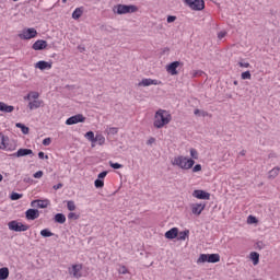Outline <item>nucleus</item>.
Here are the masks:
<instances>
[{"label": "nucleus", "mask_w": 280, "mask_h": 280, "mask_svg": "<svg viewBox=\"0 0 280 280\" xmlns=\"http://www.w3.org/2000/svg\"><path fill=\"white\" fill-rule=\"evenodd\" d=\"M172 165H176L180 170H191V167L196 165V161H194V159L178 155L174 158V160L172 161Z\"/></svg>", "instance_id": "nucleus-2"}, {"label": "nucleus", "mask_w": 280, "mask_h": 280, "mask_svg": "<svg viewBox=\"0 0 280 280\" xmlns=\"http://www.w3.org/2000/svg\"><path fill=\"white\" fill-rule=\"evenodd\" d=\"M106 176H108V171H103L98 174L97 179L102 180V179L106 178Z\"/></svg>", "instance_id": "nucleus-41"}, {"label": "nucleus", "mask_w": 280, "mask_h": 280, "mask_svg": "<svg viewBox=\"0 0 280 280\" xmlns=\"http://www.w3.org/2000/svg\"><path fill=\"white\" fill-rule=\"evenodd\" d=\"M43 171H38L36 173L33 174V178H43Z\"/></svg>", "instance_id": "nucleus-46"}, {"label": "nucleus", "mask_w": 280, "mask_h": 280, "mask_svg": "<svg viewBox=\"0 0 280 280\" xmlns=\"http://www.w3.org/2000/svg\"><path fill=\"white\" fill-rule=\"evenodd\" d=\"M139 8H137V5L133 4H117L114 8V12L116 14H133V12H138Z\"/></svg>", "instance_id": "nucleus-3"}, {"label": "nucleus", "mask_w": 280, "mask_h": 280, "mask_svg": "<svg viewBox=\"0 0 280 280\" xmlns=\"http://www.w3.org/2000/svg\"><path fill=\"white\" fill-rule=\"evenodd\" d=\"M195 115H201L202 114V112H200V109H195Z\"/></svg>", "instance_id": "nucleus-54"}, {"label": "nucleus", "mask_w": 280, "mask_h": 280, "mask_svg": "<svg viewBox=\"0 0 280 280\" xmlns=\"http://www.w3.org/2000/svg\"><path fill=\"white\" fill-rule=\"evenodd\" d=\"M61 187H62V183H59V184L52 186V189L58 190V189H61Z\"/></svg>", "instance_id": "nucleus-52"}, {"label": "nucleus", "mask_w": 280, "mask_h": 280, "mask_svg": "<svg viewBox=\"0 0 280 280\" xmlns=\"http://www.w3.org/2000/svg\"><path fill=\"white\" fill-rule=\"evenodd\" d=\"M94 186L96 187V189H102V187H104V180L95 179Z\"/></svg>", "instance_id": "nucleus-36"}, {"label": "nucleus", "mask_w": 280, "mask_h": 280, "mask_svg": "<svg viewBox=\"0 0 280 280\" xmlns=\"http://www.w3.org/2000/svg\"><path fill=\"white\" fill-rule=\"evenodd\" d=\"M246 154V151H242L241 155L244 156Z\"/></svg>", "instance_id": "nucleus-59"}, {"label": "nucleus", "mask_w": 280, "mask_h": 280, "mask_svg": "<svg viewBox=\"0 0 280 280\" xmlns=\"http://www.w3.org/2000/svg\"><path fill=\"white\" fill-rule=\"evenodd\" d=\"M247 222H248V224H257V222H258L257 217L249 215L247 218Z\"/></svg>", "instance_id": "nucleus-40"}, {"label": "nucleus", "mask_w": 280, "mask_h": 280, "mask_svg": "<svg viewBox=\"0 0 280 280\" xmlns=\"http://www.w3.org/2000/svg\"><path fill=\"white\" fill-rule=\"evenodd\" d=\"M190 156L192 161H198V151L196 149H190Z\"/></svg>", "instance_id": "nucleus-34"}, {"label": "nucleus", "mask_w": 280, "mask_h": 280, "mask_svg": "<svg viewBox=\"0 0 280 280\" xmlns=\"http://www.w3.org/2000/svg\"><path fill=\"white\" fill-rule=\"evenodd\" d=\"M206 207H207V203H191L190 205L191 213L194 215H200V213L205 211Z\"/></svg>", "instance_id": "nucleus-10"}, {"label": "nucleus", "mask_w": 280, "mask_h": 280, "mask_svg": "<svg viewBox=\"0 0 280 280\" xmlns=\"http://www.w3.org/2000/svg\"><path fill=\"white\" fill-rule=\"evenodd\" d=\"M84 121H86V117H84V115H82V114H77V115L71 116L70 118H68L66 120V125L67 126H73L75 124H84Z\"/></svg>", "instance_id": "nucleus-8"}, {"label": "nucleus", "mask_w": 280, "mask_h": 280, "mask_svg": "<svg viewBox=\"0 0 280 280\" xmlns=\"http://www.w3.org/2000/svg\"><path fill=\"white\" fill-rule=\"evenodd\" d=\"M5 141H8V138H5L3 133H0V150H8V145L5 144Z\"/></svg>", "instance_id": "nucleus-27"}, {"label": "nucleus", "mask_w": 280, "mask_h": 280, "mask_svg": "<svg viewBox=\"0 0 280 280\" xmlns=\"http://www.w3.org/2000/svg\"><path fill=\"white\" fill-rule=\"evenodd\" d=\"M166 240H176V237H178V228H173L171 230H168L167 232H165Z\"/></svg>", "instance_id": "nucleus-19"}, {"label": "nucleus", "mask_w": 280, "mask_h": 280, "mask_svg": "<svg viewBox=\"0 0 280 280\" xmlns=\"http://www.w3.org/2000/svg\"><path fill=\"white\" fill-rule=\"evenodd\" d=\"M94 143H98V145H104V143H106V138H104L102 135H96L94 138Z\"/></svg>", "instance_id": "nucleus-28"}, {"label": "nucleus", "mask_w": 280, "mask_h": 280, "mask_svg": "<svg viewBox=\"0 0 280 280\" xmlns=\"http://www.w3.org/2000/svg\"><path fill=\"white\" fill-rule=\"evenodd\" d=\"M14 159H21L22 156H34L32 149H19L18 152L11 154Z\"/></svg>", "instance_id": "nucleus-9"}, {"label": "nucleus", "mask_w": 280, "mask_h": 280, "mask_svg": "<svg viewBox=\"0 0 280 280\" xmlns=\"http://www.w3.org/2000/svg\"><path fill=\"white\" fill-rule=\"evenodd\" d=\"M30 95H31V98L34 101L38 100V96H39L38 92H31Z\"/></svg>", "instance_id": "nucleus-47"}, {"label": "nucleus", "mask_w": 280, "mask_h": 280, "mask_svg": "<svg viewBox=\"0 0 280 280\" xmlns=\"http://www.w3.org/2000/svg\"><path fill=\"white\" fill-rule=\"evenodd\" d=\"M119 275H128V269L126 266H122L118 269Z\"/></svg>", "instance_id": "nucleus-43"}, {"label": "nucleus", "mask_w": 280, "mask_h": 280, "mask_svg": "<svg viewBox=\"0 0 280 280\" xmlns=\"http://www.w3.org/2000/svg\"><path fill=\"white\" fill-rule=\"evenodd\" d=\"M3 180V175L0 174V183Z\"/></svg>", "instance_id": "nucleus-61"}, {"label": "nucleus", "mask_w": 280, "mask_h": 280, "mask_svg": "<svg viewBox=\"0 0 280 280\" xmlns=\"http://www.w3.org/2000/svg\"><path fill=\"white\" fill-rule=\"evenodd\" d=\"M279 172H280V167L279 166L273 167L271 171H269L268 178L269 179L277 178L279 176Z\"/></svg>", "instance_id": "nucleus-23"}, {"label": "nucleus", "mask_w": 280, "mask_h": 280, "mask_svg": "<svg viewBox=\"0 0 280 280\" xmlns=\"http://www.w3.org/2000/svg\"><path fill=\"white\" fill-rule=\"evenodd\" d=\"M42 237H54V233L49 229H44L40 231Z\"/></svg>", "instance_id": "nucleus-31"}, {"label": "nucleus", "mask_w": 280, "mask_h": 280, "mask_svg": "<svg viewBox=\"0 0 280 280\" xmlns=\"http://www.w3.org/2000/svg\"><path fill=\"white\" fill-rule=\"evenodd\" d=\"M31 207L37 208V209H47L48 203L45 200L37 199L31 202Z\"/></svg>", "instance_id": "nucleus-17"}, {"label": "nucleus", "mask_w": 280, "mask_h": 280, "mask_svg": "<svg viewBox=\"0 0 280 280\" xmlns=\"http://www.w3.org/2000/svg\"><path fill=\"white\" fill-rule=\"evenodd\" d=\"M35 69H39L40 71H45V69H51V62L45 60L38 61L35 63Z\"/></svg>", "instance_id": "nucleus-18"}, {"label": "nucleus", "mask_w": 280, "mask_h": 280, "mask_svg": "<svg viewBox=\"0 0 280 280\" xmlns=\"http://www.w3.org/2000/svg\"><path fill=\"white\" fill-rule=\"evenodd\" d=\"M14 106L0 102V113H13Z\"/></svg>", "instance_id": "nucleus-20"}, {"label": "nucleus", "mask_w": 280, "mask_h": 280, "mask_svg": "<svg viewBox=\"0 0 280 280\" xmlns=\"http://www.w3.org/2000/svg\"><path fill=\"white\" fill-rule=\"evenodd\" d=\"M166 21L167 23H174V21H176V15H168Z\"/></svg>", "instance_id": "nucleus-48"}, {"label": "nucleus", "mask_w": 280, "mask_h": 280, "mask_svg": "<svg viewBox=\"0 0 280 280\" xmlns=\"http://www.w3.org/2000/svg\"><path fill=\"white\" fill-rule=\"evenodd\" d=\"M54 220L57 224H65L67 222V217L63 213H57L55 214Z\"/></svg>", "instance_id": "nucleus-22"}, {"label": "nucleus", "mask_w": 280, "mask_h": 280, "mask_svg": "<svg viewBox=\"0 0 280 280\" xmlns=\"http://www.w3.org/2000/svg\"><path fill=\"white\" fill-rule=\"evenodd\" d=\"M11 200H21V198H23V194H19V192H12L10 195Z\"/></svg>", "instance_id": "nucleus-33"}, {"label": "nucleus", "mask_w": 280, "mask_h": 280, "mask_svg": "<svg viewBox=\"0 0 280 280\" xmlns=\"http://www.w3.org/2000/svg\"><path fill=\"white\" fill-rule=\"evenodd\" d=\"M24 100H32V94H27Z\"/></svg>", "instance_id": "nucleus-55"}, {"label": "nucleus", "mask_w": 280, "mask_h": 280, "mask_svg": "<svg viewBox=\"0 0 280 280\" xmlns=\"http://www.w3.org/2000/svg\"><path fill=\"white\" fill-rule=\"evenodd\" d=\"M42 104H43V101L35 100V101L28 103V108H30V110H34L36 108H40Z\"/></svg>", "instance_id": "nucleus-24"}, {"label": "nucleus", "mask_w": 280, "mask_h": 280, "mask_svg": "<svg viewBox=\"0 0 280 280\" xmlns=\"http://www.w3.org/2000/svg\"><path fill=\"white\" fill-rule=\"evenodd\" d=\"M38 158L39 159H49V155H45V152H43V151H40L39 153H38Z\"/></svg>", "instance_id": "nucleus-51"}, {"label": "nucleus", "mask_w": 280, "mask_h": 280, "mask_svg": "<svg viewBox=\"0 0 280 280\" xmlns=\"http://www.w3.org/2000/svg\"><path fill=\"white\" fill-rule=\"evenodd\" d=\"M50 143H51V138H45L43 140V145H50Z\"/></svg>", "instance_id": "nucleus-50"}, {"label": "nucleus", "mask_w": 280, "mask_h": 280, "mask_svg": "<svg viewBox=\"0 0 280 280\" xmlns=\"http://www.w3.org/2000/svg\"><path fill=\"white\" fill-rule=\"evenodd\" d=\"M79 218H80V215L75 214L74 212H70L68 214L69 220H78Z\"/></svg>", "instance_id": "nucleus-42"}, {"label": "nucleus", "mask_w": 280, "mask_h": 280, "mask_svg": "<svg viewBox=\"0 0 280 280\" xmlns=\"http://www.w3.org/2000/svg\"><path fill=\"white\" fill-rule=\"evenodd\" d=\"M189 235V230H185L179 233L178 240H187V236Z\"/></svg>", "instance_id": "nucleus-38"}, {"label": "nucleus", "mask_w": 280, "mask_h": 280, "mask_svg": "<svg viewBox=\"0 0 280 280\" xmlns=\"http://www.w3.org/2000/svg\"><path fill=\"white\" fill-rule=\"evenodd\" d=\"M119 132V129L117 127H110L107 130V135H117Z\"/></svg>", "instance_id": "nucleus-39"}, {"label": "nucleus", "mask_w": 280, "mask_h": 280, "mask_svg": "<svg viewBox=\"0 0 280 280\" xmlns=\"http://www.w3.org/2000/svg\"><path fill=\"white\" fill-rule=\"evenodd\" d=\"M82 8H77L73 13H72V19H74V21H78V19H80V16H82Z\"/></svg>", "instance_id": "nucleus-29"}, {"label": "nucleus", "mask_w": 280, "mask_h": 280, "mask_svg": "<svg viewBox=\"0 0 280 280\" xmlns=\"http://www.w3.org/2000/svg\"><path fill=\"white\" fill-rule=\"evenodd\" d=\"M241 78H242V80H250V78H252L250 71L247 70V71L243 72L241 74Z\"/></svg>", "instance_id": "nucleus-37"}, {"label": "nucleus", "mask_w": 280, "mask_h": 280, "mask_svg": "<svg viewBox=\"0 0 280 280\" xmlns=\"http://www.w3.org/2000/svg\"><path fill=\"white\" fill-rule=\"evenodd\" d=\"M238 67L248 69V67H250V63L244 62V61H238Z\"/></svg>", "instance_id": "nucleus-44"}, {"label": "nucleus", "mask_w": 280, "mask_h": 280, "mask_svg": "<svg viewBox=\"0 0 280 280\" xmlns=\"http://www.w3.org/2000/svg\"><path fill=\"white\" fill-rule=\"evenodd\" d=\"M15 126H16V128L21 129L23 135H30V127H27L21 122H16Z\"/></svg>", "instance_id": "nucleus-26"}, {"label": "nucleus", "mask_w": 280, "mask_h": 280, "mask_svg": "<svg viewBox=\"0 0 280 280\" xmlns=\"http://www.w3.org/2000/svg\"><path fill=\"white\" fill-rule=\"evenodd\" d=\"M32 49L34 51H43V49H47V40L38 39L32 45Z\"/></svg>", "instance_id": "nucleus-13"}, {"label": "nucleus", "mask_w": 280, "mask_h": 280, "mask_svg": "<svg viewBox=\"0 0 280 280\" xmlns=\"http://www.w3.org/2000/svg\"><path fill=\"white\" fill-rule=\"evenodd\" d=\"M249 259H252L254 266H257L259 264V253L257 252H252L249 254Z\"/></svg>", "instance_id": "nucleus-25"}, {"label": "nucleus", "mask_w": 280, "mask_h": 280, "mask_svg": "<svg viewBox=\"0 0 280 280\" xmlns=\"http://www.w3.org/2000/svg\"><path fill=\"white\" fill-rule=\"evenodd\" d=\"M67 209L68 211H75V202L74 201H68L67 202Z\"/></svg>", "instance_id": "nucleus-35"}, {"label": "nucleus", "mask_w": 280, "mask_h": 280, "mask_svg": "<svg viewBox=\"0 0 280 280\" xmlns=\"http://www.w3.org/2000/svg\"><path fill=\"white\" fill-rule=\"evenodd\" d=\"M149 144H152L154 143V138H150L149 141H148Z\"/></svg>", "instance_id": "nucleus-56"}, {"label": "nucleus", "mask_w": 280, "mask_h": 280, "mask_svg": "<svg viewBox=\"0 0 280 280\" xmlns=\"http://www.w3.org/2000/svg\"><path fill=\"white\" fill-rule=\"evenodd\" d=\"M10 231H15V233H21L30 230V225H25L19 221H11L8 223Z\"/></svg>", "instance_id": "nucleus-6"}, {"label": "nucleus", "mask_w": 280, "mask_h": 280, "mask_svg": "<svg viewBox=\"0 0 280 280\" xmlns=\"http://www.w3.org/2000/svg\"><path fill=\"white\" fill-rule=\"evenodd\" d=\"M85 139H88V141H91V143H95V133L93 131H88L85 133Z\"/></svg>", "instance_id": "nucleus-30"}, {"label": "nucleus", "mask_w": 280, "mask_h": 280, "mask_svg": "<svg viewBox=\"0 0 280 280\" xmlns=\"http://www.w3.org/2000/svg\"><path fill=\"white\" fill-rule=\"evenodd\" d=\"M224 36H226V32H225V31H221V32L218 34L219 40H222V38H224Z\"/></svg>", "instance_id": "nucleus-49"}, {"label": "nucleus", "mask_w": 280, "mask_h": 280, "mask_svg": "<svg viewBox=\"0 0 280 280\" xmlns=\"http://www.w3.org/2000/svg\"><path fill=\"white\" fill-rule=\"evenodd\" d=\"M38 36V32L36 28H24L22 33L19 34V38L21 40H31V38H36Z\"/></svg>", "instance_id": "nucleus-5"}, {"label": "nucleus", "mask_w": 280, "mask_h": 280, "mask_svg": "<svg viewBox=\"0 0 280 280\" xmlns=\"http://www.w3.org/2000/svg\"><path fill=\"white\" fill-rule=\"evenodd\" d=\"M192 196L194 198H198V200H209L211 198V194L205 190H194Z\"/></svg>", "instance_id": "nucleus-12"}, {"label": "nucleus", "mask_w": 280, "mask_h": 280, "mask_svg": "<svg viewBox=\"0 0 280 280\" xmlns=\"http://www.w3.org/2000/svg\"><path fill=\"white\" fill-rule=\"evenodd\" d=\"M192 172H194V173H196V172H202V165L196 164V165L192 167Z\"/></svg>", "instance_id": "nucleus-45"}, {"label": "nucleus", "mask_w": 280, "mask_h": 280, "mask_svg": "<svg viewBox=\"0 0 280 280\" xmlns=\"http://www.w3.org/2000/svg\"><path fill=\"white\" fill-rule=\"evenodd\" d=\"M155 119L153 122V126L155 128H163L164 126H167V124H170V121H172V114H170V112L165 110V109H159L155 113Z\"/></svg>", "instance_id": "nucleus-1"}, {"label": "nucleus", "mask_w": 280, "mask_h": 280, "mask_svg": "<svg viewBox=\"0 0 280 280\" xmlns=\"http://www.w3.org/2000/svg\"><path fill=\"white\" fill-rule=\"evenodd\" d=\"M185 3L189 5L191 10H205V0H185Z\"/></svg>", "instance_id": "nucleus-7"}, {"label": "nucleus", "mask_w": 280, "mask_h": 280, "mask_svg": "<svg viewBox=\"0 0 280 280\" xmlns=\"http://www.w3.org/2000/svg\"><path fill=\"white\" fill-rule=\"evenodd\" d=\"M159 86L161 84V81L154 80V79H142L141 82L138 83V86Z\"/></svg>", "instance_id": "nucleus-15"}, {"label": "nucleus", "mask_w": 280, "mask_h": 280, "mask_svg": "<svg viewBox=\"0 0 280 280\" xmlns=\"http://www.w3.org/2000/svg\"><path fill=\"white\" fill-rule=\"evenodd\" d=\"M26 220H37V218H40V212L38 209H28L25 212Z\"/></svg>", "instance_id": "nucleus-14"}, {"label": "nucleus", "mask_w": 280, "mask_h": 280, "mask_svg": "<svg viewBox=\"0 0 280 280\" xmlns=\"http://www.w3.org/2000/svg\"><path fill=\"white\" fill-rule=\"evenodd\" d=\"M234 85L237 86V81H234Z\"/></svg>", "instance_id": "nucleus-62"}, {"label": "nucleus", "mask_w": 280, "mask_h": 280, "mask_svg": "<svg viewBox=\"0 0 280 280\" xmlns=\"http://www.w3.org/2000/svg\"><path fill=\"white\" fill-rule=\"evenodd\" d=\"M202 117H206L207 112H201Z\"/></svg>", "instance_id": "nucleus-57"}, {"label": "nucleus", "mask_w": 280, "mask_h": 280, "mask_svg": "<svg viewBox=\"0 0 280 280\" xmlns=\"http://www.w3.org/2000/svg\"><path fill=\"white\" fill-rule=\"evenodd\" d=\"M179 67H180V61H173L168 66H166V71L171 75H178V70L176 69Z\"/></svg>", "instance_id": "nucleus-11"}, {"label": "nucleus", "mask_w": 280, "mask_h": 280, "mask_svg": "<svg viewBox=\"0 0 280 280\" xmlns=\"http://www.w3.org/2000/svg\"><path fill=\"white\" fill-rule=\"evenodd\" d=\"M203 72L202 71H196L195 73H194V78H196V77H198V75H201Z\"/></svg>", "instance_id": "nucleus-53"}, {"label": "nucleus", "mask_w": 280, "mask_h": 280, "mask_svg": "<svg viewBox=\"0 0 280 280\" xmlns=\"http://www.w3.org/2000/svg\"><path fill=\"white\" fill-rule=\"evenodd\" d=\"M62 3H67V0H62Z\"/></svg>", "instance_id": "nucleus-63"}, {"label": "nucleus", "mask_w": 280, "mask_h": 280, "mask_svg": "<svg viewBox=\"0 0 280 280\" xmlns=\"http://www.w3.org/2000/svg\"><path fill=\"white\" fill-rule=\"evenodd\" d=\"M91 148H95V142H91Z\"/></svg>", "instance_id": "nucleus-58"}, {"label": "nucleus", "mask_w": 280, "mask_h": 280, "mask_svg": "<svg viewBox=\"0 0 280 280\" xmlns=\"http://www.w3.org/2000/svg\"><path fill=\"white\" fill-rule=\"evenodd\" d=\"M273 156H275L273 153H270V154H269V159H272Z\"/></svg>", "instance_id": "nucleus-60"}, {"label": "nucleus", "mask_w": 280, "mask_h": 280, "mask_svg": "<svg viewBox=\"0 0 280 280\" xmlns=\"http://www.w3.org/2000/svg\"><path fill=\"white\" fill-rule=\"evenodd\" d=\"M220 261V254H200L197 264H218Z\"/></svg>", "instance_id": "nucleus-4"}, {"label": "nucleus", "mask_w": 280, "mask_h": 280, "mask_svg": "<svg viewBox=\"0 0 280 280\" xmlns=\"http://www.w3.org/2000/svg\"><path fill=\"white\" fill-rule=\"evenodd\" d=\"M81 270L82 265H73L72 268L69 269V272L74 277V279H80V277H82V273H80Z\"/></svg>", "instance_id": "nucleus-16"}, {"label": "nucleus", "mask_w": 280, "mask_h": 280, "mask_svg": "<svg viewBox=\"0 0 280 280\" xmlns=\"http://www.w3.org/2000/svg\"><path fill=\"white\" fill-rule=\"evenodd\" d=\"M10 277V269L8 267L0 268V280H7Z\"/></svg>", "instance_id": "nucleus-21"}, {"label": "nucleus", "mask_w": 280, "mask_h": 280, "mask_svg": "<svg viewBox=\"0 0 280 280\" xmlns=\"http://www.w3.org/2000/svg\"><path fill=\"white\" fill-rule=\"evenodd\" d=\"M13 1H19V0H13Z\"/></svg>", "instance_id": "nucleus-64"}, {"label": "nucleus", "mask_w": 280, "mask_h": 280, "mask_svg": "<svg viewBox=\"0 0 280 280\" xmlns=\"http://www.w3.org/2000/svg\"><path fill=\"white\" fill-rule=\"evenodd\" d=\"M109 166L113 168V170H121L124 167V165L119 164V163H115L113 161H109Z\"/></svg>", "instance_id": "nucleus-32"}]
</instances>
